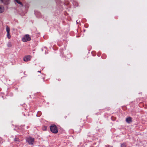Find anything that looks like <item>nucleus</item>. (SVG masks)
Returning <instances> with one entry per match:
<instances>
[{"label": "nucleus", "instance_id": "obj_5", "mask_svg": "<svg viewBox=\"0 0 147 147\" xmlns=\"http://www.w3.org/2000/svg\"><path fill=\"white\" fill-rule=\"evenodd\" d=\"M10 30L8 26H7L6 27V31L7 32V36L9 39H10L11 37V36L9 33Z\"/></svg>", "mask_w": 147, "mask_h": 147}, {"label": "nucleus", "instance_id": "obj_9", "mask_svg": "<svg viewBox=\"0 0 147 147\" xmlns=\"http://www.w3.org/2000/svg\"><path fill=\"white\" fill-rule=\"evenodd\" d=\"M126 145L125 143H123L121 145V147H126Z\"/></svg>", "mask_w": 147, "mask_h": 147}, {"label": "nucleus", "instance_id": "obj_2", "mask_svg": "<svg viewBox=\"0 0 147 147\" xmlns=\"http://www.w3.org/2000/svg\"><path fill=\"white\" fill-rule=\"evenodd\" d=\"M31 40V38L28 34L25 35L22 38V41L24 42H26Z\"/></svg>", "mask_w": 147, "mask_h": 147}, {"label": "nucleus", "instance_id": "obj_12", "mask_svg": "<svg viewBox=\"0 0 147 147\" xmlns=\"http://www.w3.org/2000/svg\"><path fill=\"white\" fill-rule=\"evenodd\" d=\"M45 129L46 130V127H45Z\"/></svg>", "mask_w": 147, "mask_h": 147}, {"label": "nucleus", "instance_id": "obj_6", "mask_svg": "<svg viewBox=\"0 0 147 147\" xmlns=\"http://www.w3.org/2000/svg\"><path fill=\"white\" fill-rule=\"evenodd\" d=\"M126 121L128 123H130L132 122V119L130 117H128L126 118Z\"/></svg>", "mask_w": 147, "mask_h": 147}, {"label": "nucleus", "instance_id": "obj_13", "mask_svg": "<svg viewBox=\"0 0 147 147\" xmlns=\"http://www.w3.org/2000/svg\"><path fill=\"white\" fill-rule=\"evenodd\" d=\"M66 117H67V116H66V117H65V118Z\"/></svg>", "mask_w": 147, "mask_h": 147}, {"label": "nucleus", "instance_id": "obj_4", "mask_svg": "<svg viewBox=\"0 0 147 147\" xmlns=\"http://www.w3.org/2000/svg\"><path fill=\"white\" fill-rule=\"evenodd\" d=\"M31 56L28 55L24 56L23 59V61L25 62H27L30 61L31 59Z\"/></svg>", "mask_w": 147, "mask_h": 147}, {"label": "nucleus", "instance_id": "obj_8", "mask_svg": "<svg viewBox=\"0 0 147 147\" xmlns=\"http://www.w3.org/2000/svg\"><path fill=\"white\" fill-rule=\"evenodd\" d=\"M7 45L8 47H12L11 43L10 42H8L7 44Z\"/></svg>", "mask_w": 147, "mask_h": 147}, {"label": "nucleus", "instance_id": "obj_10", "mask_svg": "<svg viewBox=\"0 0 147 147\" xmlns=\"http://www.w3.org/2000/svg\"><path fill=\"white\" fill-rule=\"evenodd\" d=\"M16 1L18 4H20V5H22V3L21 2H20L19 1H18L17 0H16Z\"/></svg>", "mask_w": 147, "mask_h": 147}, {"label": "nucleus", "instance_id": "obj_11", "mask_svg": "<svg viewBox=\"0 0 147 147\" xmlns=\"http://www.w3.org/2000/svg\"><path fill=\"white\" fill-rule=\"evenodd\" d=\"M38 72H39V73H41V71H38Z\"/></svg>", "mask_w": 147, "mask_h": 147}, {"label": "nucleus", "instance_id": "obj_1", "mask_svg": "<svg viewBox=\"0 0 147 147\" xmlns=\"http://www.w3.org/2000/svg\"><path fill=\"white\" fill-rule=\"evenodd\" d=\"M50 129L52 133L54 134H56L58 132L57 128L55 125H51L50 127Z\"/></svg>", "mask_w": 147, "mask_h": 147}, {"label": "nucleus", "instance_id": "obj_3", "mask_svg": "<svg viewBox=\"0 0 147 147\" xmlns=\"http://www.w3.org/2000/svg\"><path fill=\"white\" fill-rule=\"evenodd\" d=\"M26 140L29 144L33 145L34 142V138H32L30 137H29L26 138Z\"/></svg>", "mask_w": 147, "mask_h": 147}, {"label": "nucleus", "instance_id": "obj_7", "mask_svg": "<svg viewBox=\"0 0 147 147\" xmlns=\"http://www.w3.org/2000/svg\"><path fill=\"white\" fill-rule=\"evenodd\" d=\"M4 11V7L3 6L0 5V13H3Z\"/></svg>", "mask_w": 147, "mask_h": 147}]
</instances>
